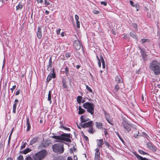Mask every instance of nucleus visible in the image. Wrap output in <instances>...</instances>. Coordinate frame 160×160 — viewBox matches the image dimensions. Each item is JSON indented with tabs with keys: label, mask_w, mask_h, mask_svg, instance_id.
<instances>
[{
	"label": "nucleus",
	"mask_w": 160,
	"mask_h": 160,
	"mask_svg": "<svg viewBox=\"0 0 160 160\" xmlns=\"http://www.w3.org/2000/svg\"><path fill=\"white\" fill-rule=\"evenodd\" d=\"M160 64L159 62L156 60H153L150 64L149 69L153 71L155 75L160 74Z\"/></svg>",
	"instance_id": "f257e3e1"
},
{
	"label": "nucleus",
	"mask_w": 160,
	"mask_h": 160,
	"mask_svg": "<svg viewBox=\"0 0 160 160\" xmlns=\"http://www.w3.org/2000/svg\"><path fill=\"white\" fill-rule=\"evenodd\" d=\"M71 134H70L63 133L60 136L54 135L52 137L56 140L55 142H62L63 141L70 142L71 140L70 139Z\"/></svg>",
	"instance_id": "f03ea898"
},
{
	"label": "nucleus",
	"mask_w": 160,
	"mask_h": 160,
	"mask_svg": "<svg viewBox=\"0 0 160 160\" xmlns=\"http://www.w3.org/2000/svg\"><path fill=\"white\" fill-rule=\"evenodd\" d=\"M47 152L45 150H42L35 153L32 157L33 160H42L45 158Z\"/></svg>",
	"instance_id": "7ed1b4c3"
},
{
	"label": "nucleus",
	"mask_w": 160,
	"mask_h": 160,
	"mask_svg": "<svg viewBox=\"0 0 160 160\" xmlns=\"http://www.w3.org/2000/svg\"><path fill=\"white\" fill-rule=\"evenodd\" d=\"M53 151L55 153H62L64 151L63 144L62 143H58L52 146Z\"/></svg>",
	"instance_id": "20e7f679"
},
{
	"label": "nucleus",
	"mask_w": 160,
	"mask_h": 160,
	"mask_svg": "<svg viewBox=\"0 0 160 160\" xmlns=\"http://www.w3.org/2000/svg\"><path fill=\"white\" fill-rule=\"evenodd\" d=\"M83 107L84 108L87 109V112L90 113L91 115L94 114V105L93 104L87 102L83 104Z\"/></svg>",
	"instance_id": "39448f33"
},
{
	"label": "nucleus",
	"mask_w": 160,
	"mask_h": 160,
	"mask_svg": "<svg viewBox=\"0 0 160 160\" xmlns=\"http://www.w3.org/2000/svg\"><path fill=\"white\" fill-rule=\"evenodd\" d=\"M122 125L127 132H129L131 130L132 127L131 125L128 124L125 121H123L122 122Z\"/></svg>",
	"instance_id": "423d86ee"
},
{
	"label": "nucleus",
	"mask_w": 160,
	"mask_h": 160,
	"mask_svg": "<svg viewBox=\"0 0 160 160\" xmlns=\"http://www.w3.org/2000/svg\"><path fill=\"white\" fill-rule=\"evenodd\" d=\"M82 44L79 40H74L73 42V46L74 49L79 50L81 48Z\"/></svg>",
	"instance_id": "0eeeda50"
},
{
	"label": "nucleus",
	"mask_w": 160,
	"mask_h": 160,
	"mask_svg": "<svg viewBox=\"0 0 160 160\" xmlns=\"http://www.w3.org/2000/svg\"><path fill=\"white\" fill-rule=\"evenodd\" d=\"M147 146L148 149L152 151L156 152L157 150L156 147L150 142L147 143Z\"/></svg>",
	"instance_id": "6e6552de"
},
{
	"label": "nucleus",
	"mask_w": 160,
	"mask_h": 160,
	"mask_svg": "<svg viewBox=\"0 0 160 160\" xmlns=\"http://www.w3.org/2000/svg\"><path fill=\"white\" fill-rule=\"evenodd\" d=\"M93 122L92 121H90L87 122H86L82 124H81V126L82 128H91L92 127Z\"/></svg>",
	"instance_id": "1a4fd4ad"
},
{
	"label": "nucleus",
	"mask_w": 160,
	"mask_h": 160,
	"mask_svg": "<svg viewBox=\"0 0 160 160\" xmlns=\"http://www.w3.org/2000/svg\"><path fill=\"white\" fill-rule=\"evenodd\" d=\"M95 151V156L94 157L95 160H99L100 158V152H99V148H97Z\"/></svg>",
	"instance_id": "9d476101"
},
{
	"label": "nucleus",
	"mask_w": 160,
	"mask_h": 160,
	"mask_svg": "<svg viewBox=\"0 0 160 160\" xmlns=\"http://www.w3.org/2000/svg\"><path fill=\"white\" fill-rule=\"evenodd\" d=\"M42 26H39L38 28V30L37 32V35L38 38L40 39L42 37Z\"/></svg>",
	"instance_id": "9b49d317"
},
{
	"label": "nucleus",
	"mask_w": 160,
	"mask_h": 160,
	"mask_svg": "<svg viewBox=\"0 0 160 160\" xmlns=\"http://www.w3.org/2000/svg\"><path fill=\"white\" fill-rule=\"evenodd\" d=\"M53 72L50 73L48 76L47 78V82H48L52 79V78H55L56 75L55 73L53 72Z\"/></svg>",
	"instance_id": "f8f14e48"
},
{
	"label": "nucleus",
	"mask_w": 160,
	"mask_h": 160,
	"mask_svg": "<svg viewBox=\"0 0 160 160\" xmlns=\"http://www.w3.org/2000/svg\"><path fill=\"white\" fill-rule=\"evenodd\" d=\"M52 58L51 57L49 59L48 64L47 66V70L48 71H50L52 70Z\"/></svg>",
	"instance_id": "ddd939ff"
},
{
	"label": "nucleus",
	"mask_w": 160,
	"mask_h": 160,
	"mask_svg": "<svg viewBox=\"0 0 160 160\" xmlns=\"http://www.w3.org/2000/svg\"><path fill=\"white\" fill-rule=\"evenodd\" d=\"M62 87L66 89L67 91L68 90V86L67 85V81L66 79L64 78H62Z\"/></svg>",
	"instance_id": "4468645a"
},
{
	"label": "nucleus",
	"mask_w": 160,
	"mask_h": 160,
	"mask_svg": "<svg viewBox=\"0 0 160 160\" xmlns=\"http://www.w3.org/2000/svg\"><path fill=\"white\" fill-rule=\"evenodd\" d=\"M18 102V99H16L15 100L14 102L13 107V112L14 113H16V107Z\"/></svg>",
	"instance_id": "2eb2a0df"
},
{
	"label": "nucleus",
	"mask_w": 160,
	"mask_h": 160,
	"mask_svg": "<svg viewBox=\"0 0 160 160\" xmlns=\"http://www.w3.org/2000/svg\"><path fill=\"white\" fill-rule=\"evenodd\" d=\"M97 146L100 148H102V145L103 144V141L102 139H98L97 140Z\"/></svg>",
	"instance_id": "dca6fc26"
},
{
	"label": "nucleus",
	"mask_w": 160,
	"mask_h": 160,
	"mask_svg": "<svg viewBox=\"0 0 160 160\" xmlns=\"http://www.w3.org/2000/svg\"><path fill=\"white\" fill-rule=\"evenodd\" d=\"M80 119L81 122L82 123L85 122L89 120V118H86V117L84 115H82L81 116Z\"/></svg>",
	"instance_id": "f3484780"
},
{
	"label": "nucleus",
	"mask_w": 160,
	"mask_h": 160,
	"mask_svg": "<svg viewBox=\"0 0 160 160\" xmlns=\"http://www.w3.org/2000/svg\"><path fill=\"white\" fill-rule=\"evenodd\" d=\"M130 4L132 7H135L136 8V10H138V9L139 8V5L138 3H136L135 4L134 3V2L132 1H130Z\"/></svg>",
	"instance_id": "a211bd4d"
},
{
	"label": "nucleus",
	"mask_w": 160,
	"mask_h": 160,
	"mask_svg": "<svg viewBox=\"0 0 160 160\" xmlns=\"http://www.w3.org/2000/svg\"><path fill=\"white\" fill-rule=\"evenodd\" d=\"M26 126H27V131L29 132L30 131L31 129V125L29 121V119L28 118L27 119L26 121Z\"/></svg>",
	"instance_id": "6ab92c4d"
},
{
	"label": "nucleus",
	"mask_w": 160,
	"mask_h": 160,
	"mask_svg": "<svg viewBox=\"0 0 160 160\" xmlns=\"http://www.w3.org/2000/svg\"><path fill=\"white\" fill-rule=\"evenodd\" d=\"M38 139V138L37 137L33 138L30 142V145H32L37 142Z\"/></svg>",
	"instance_id": "aec40b11"
},
{
	"label": "nucleus",
	"mask_w": 160,
	"mask_h": 160,
	"mask_svg": "<svg viewBox=\"0 0 160 160\" xmlns=\"http://www.w3.org/2000/svg\"><path fill=\"white\" fill-rule=\"evenodd\" d=\"M121 77L120 75H118L115 78L116 81L118 83H122V80H121Z\"/></svg>",
	"instance_id": "412c9836"
},
{
	"label": "nucleus",
	"mask_w": 160,
	"mask_h": 160,
	"mask_svg": "<svg viewBox=\"0 0 160 160\" xmlns=\"http://www.w3.org/2000/svg\"><path fill=\"white\" fill-rule=\"evenodd\" d=\"M32 150L31 149L27 148H26L25 149L22 151L21 152V153L24 154H26L28 152H30Z\"/></svg>",
	"instance_id": "4be33fe9"
},
{
	"label": "nucleus",
	"mask_w": 160,
	"mask_h": 160,
	"mask_svg": "<svg viewBox=\"0 0 160 160\" xmlns=\"http://www.w3.org/2000/svg\"><path fill=\"white\" fill-rule=\"evenodd\" d=\"M79 111L78 114H81L84 113L85 112V110L81 108V106H79L78 107Z\"/></svg>",
	"instance_id": "5701e85b"
},
{
	"label": "nucleus",
	"mask_w": 160,
	"mask_h": 160,
	"mask_svg": "<svg viewBox=\"0 0 160 160\" xmlns=\"http://www.w3.org/2000/svg\"><path fill=\"white\" fill-rule=\"evenodd\" d=\"M95 124L96 127L98 128H101L102 127V124L101 122H96Z\"/></svg>",
	"instance_id": "b1692460"
},
{
	"label": "nucleus",
	"mask_w": 160,
	"mask_h": 160,
	"mask_svg": "<svg viewBox=\"0 0 160 160\" xmlns=\"http://www.w3.org/2000/svg\"><path fill=\"white\" fill-rule=\"evenodd\" d=\"M100 59L102 63V68H105V65L103 57L102 55H100Z\"/></svg>",
	"instance_id": "393cba45"
},
{
	"label": "nucleus",
	"mask_w": 160,
	"mask_h": 160,
	"mask_svg": "<svg viewBox=\"0 0 160 160\" xmlns=\"http://www.w3.org/2000/svg\"><path fill=\"white\" fill-rule=\"evenodd\" d=\"M48 100L50 102V104L52 103L51 91L50 90L49 91L48 93Z\"/></svg>",
	"instance_id": "a878e982"
},
{
	"label": "nucleus",
	"mask_w": 160,
	"mask_h": 160,
	"mask_svg": "<svg viewBox=\"0 0 160 160\" xmlns=\"http://www.w3.org/2000/svg\"><path fill=\"white\" fill-rule=\"evenodd\" d=\"M88 132L91 134H93L95 132V130L92 128V127L89 128V129L88 130Z\"/></svg>",
	"instance_id": "bb28decb"
},
{
	"label": "nucleus",
	"mask_w": 160,
	"mask_h": 160,
	"mask_svg": "<svg viewBox=\"0 0 160 160\" xmlns=\"http://www.w3.org/2000/svg\"><path fill=\"white\" fill-rule=\"evenodd\" d=\"M130 36L134 38H137V36L135 33L133 32H131L130 33Z\"/></svg>",
	"instance_id": "cd10ccee"
},
{
	"label": "nucleus",
	"mask_w": 160,
	"mask_h": 160,
	"mask_svg": "<svg viewBox=\"0 0 160 160\" xmlns=\"http://www.w3.org/2000/svg\"><path fill=\"white\" fill-rule=\"evenodd\" d=\"M82 99V96H78L77 98V101L78 103L80 104L81 103V101Z\"/></svg>",
	"instance_id": "c85d7f7f"
},
{
	"label": "nucleus",
	"mask_w": 160,
	"mask_h": 160,
	"mask_svg": "<svg viewBox=\"0 0 160 160\" xmlns=\"http://www.w3.org/2000/svg\"><path fill=\"white\" fill-rule=\"evenodd\" d=\"M136 133H135L134 134L133 136L135 138H137L138 136H140V135H139V132L138 130H136Z\"/></svg>",
	"instance_id": "c756f323"
},
{
	"label": "nucleus",
	"mask_w": 160,
	"mask_h": 160,
	"mask_svg": "<svg viewBox=\"0 0 160 160\" xmlns=\"http://www.w3.org/2000/svg\"><path fill=\"white\" fill-rule=\"evenodd\" d=\"M17 9H21L22 8V3H19L18 5L16 6Z\"/></svg>",
	"instance_id": "7c9ffc66"
},
{
	"label": "nucleus",
	"mask_w": 160,
	"mask_h": 160,
	"mask_svg": "<svg viewBox=\"0 0 160 160\" xmlns=\"http://www.w3.org/2000/svg\"><path fill=\"white\" fill-rule=\"evenodd\" d=\"M138 152L139 153L141 154H147V153L145 152H144L142 150H138Z\"/></svg>",
	"instance_id": "2f4dec72"
},
{
	"label": "nucleus",
	"mask_w": 160,
	"mask_h": 160,
	"mask_svg": "<svg viewBox=\"0 0 160 160\" xmlns=\"http://www.w3.org/2000/svg\"><path fill=\"white\" fill-rule=\"evenodd\" d=\"M141 41L142 43H143L146 42H149V40L147 39H141Z\"/></svg>",
	"instance_id": "473e14b6"
},
{
	"label": "nucleus",
	"mask_w": 160,
	"mask_h": 160,
	"mask_svg": "<svg viewBox=\"0 0 160 160\" xmlns=\"http://www.w3.org/2000/svg\"><path fill=\"white\" fill-rule=\"evenodd\" d=\"M119 89V87L118 84H116L115 86L114 90L116 92H117Z\"/></svg>",
	"instance_id": "72a5a7b5"
},
{
	"label": "nucleus",
	"mask_w": 160,
	"mask_h": 160,
	"mask_svg": "<svg viewBox=\"0 0 160 160\" xmlns=\"http://www.w3.org/2000/svg\"><path fill=\"white\" fill-rule=\"evenodd\" d=\"M132 25L133 26V28H134L135 30H137L138 26L137 24L132 23Z\"/></svg>",
	"instance_id": "f704fd0d"
},
{
	"label": "nucleus",
	"mask_w": 160,
	"mask_h": 160,
	"mask_svg": "<svg viewBox=\"0 0 160 160\" xmlns=\"http://www.w3.org/2000/svg\"><path fill=\"white\" fill-rule=\"evenodd\" d=\"M23 157L22 155H20L17 157V160H23Z\"/></svg>",
	"instance_id": "c9c22d12"
},
{
	"label": "nucleus",
	"mask_w": 160,
	"mask_h": 160,
	"mask_svg": "<svg viewBox=\"0 0 160 160\" xmlns=\"http://www.w3.org/2000/svg\"><path fill=\"white\" fill-rule=\"evenodd\" d=\"M86 86L87 89L90 92L92 93V90L91 88L87 85H86Z\"/></svg>",
	"instance_id": "e433bc0d"
},
{
	"label": "nucleus",
	"mask_w": 160,
	"mask_h": 160,
	"mask_svg": "<svg viewBox=\"0 0 160 160\" xmlns=\"http://www.w3.org/2000/svg\"><path fill=\"white\" fill-rule=\"evenodd\" d=\"M65 74L68 76V74L69 70L67 67H65Z\"/></svg>",
	"instance_id": "4c0bfd02"
},
{
	"label": "nucleus",
	"mask_w": 160,
	"mask_h": 160,
	"mask_svg": "<svg viewBox=\"0 0 160 160\" xmlns=\"http://www.w3.org/2000/svg\"><path fill=\"white\" fill-rule=\"evenodd\" d=\"M141 54L143 60H145V57L146 56V54L144 53L143 52H142V53H141Z\"/></svg>",
	"instance_id": "58836bf2"
},
{
	"label": "nucleus",
	"mask_w": 160,
	"mask_h": 160,
	"mask_svg": "<svg viewBox=\"0 0 160 160\" xmlns=\"http://www.w3.org/2000/svg\"><path fill=\"white\" fill-rule=\"evenodd\" d=\"M105 116L106 119H108L110 118V116L109 114L105 113Z\"/></svg>",
	"instance_id": "ea45409f"
},
{
	"label": "nucleus",
	"mask_w": 160,
	"mask_h": 160,
	"mask_svg": "<svg viewBox=\"0 0 160 160\" xmlns=\"http://www.w3.org/2000/svg\"><path fill=\"white\" fill-rule=\"evenodd\" d=\"M26 142L24 143H22V145L21 147V149H22L24 148H25L26 147Z\"/></svg>",
	"instance_id": "a19ab883"
},
{
	"label": "nucleus",
	"mask_w": 160,
	"mask_h": 160,
	"mask_svg": "<svg viewBox=\"0 0 160 160\" xmlns=\"http://www.w3.org/2000/svg\"><path fill=\"white\" fill-rule=\"evenodd\" d=\"M76 23L77 24V27L78 28H80V22L79 20L76 21Z\"/></svg>",
	"instance_id": "79ce46f5"
},
{
	"label": "nucleus",
	"mask_w": 160,
	"mask_h": 160,
	"mask_svg": "<svg viewBox=\"0 0 160 160\" xmlns=\"http://www.w3.org/2000/svg\"><path fill=\"white\" fill-rule=\"evenodd\" d=\"M116 134L118 136V138H119V139L122 141V142H123V140L122 139V138L121 137V136H120V135H119V133H118V132H115Z\"/></svg>",
	"instance_id": "37998d69"
},
{
	"label": "nucleus",
	"mask_w": 160,
	"mask_h": 160,
	"mask_svg": "<svg viewBox=\"0 0 160 160\" xmlns=\"http://www.w3.org/2000/svg\"><path fill=\"white\" fill-rule=\"evenodd\" d=\"M45 0V2L44 3L46 5H48L50 4V2L48 0Z\"/></svg>",
	"instance_id": "c03bdc74"
},
{
	"label": "nucleus",
	"mask_w": 160,
	"mask_h": 160,
	"mask_svg": "<svg viewBox=\"0 0 160 160\" xmlns=\"http://www.w3.org/2000/svg\"><path fill=\"white\" fill-rule=\"evenodd\" d=\"M60 128H64V127L63 126V122L62 121H60Z\"/></svg>",
	"instance_id": "a18cd8bd"
},
{
	"label": "nucleus",
	"mask_w": 160,
	"mask_h": 160,
	"mask_svg": "<svg viewBox=\"0 0 160 160\" xmlns=\"http://www.w3.org/2000/svg\"><path fill=\"white\" fill-rule=\"evenodd\" d=\"M25 160H33V159L32 160V159L31 157L29 156L27 157Z\"/></svg>",
	"instance_id": "49530a36"
},
{
	"label": "nucleus",
	"mask_w": 160,
	"mask_h": 160,
	"mask_svg": "<svg viewBox=\"0 0 160 160\" xmlns=\"http://www.w3.org/2000/svg\"><path fill=\"white\" fill-rule=\"evenodd\" d=\"M101 3L102 5H103L104 6H106L107 4V2L105 1H102L101 2Z\"/></svg>",
	"instance_id": "de8ad7c7"
},
{
	"label": "nucleus",
	"mask_w": 160,
	"mask_h": 160,
	"mask_svg": "<svg viewBox=\"0 0 160 160\" xmlns=\"http://www.w3.org/2000/svg\"><path fill=\"white\" fill-rule=\"evenodd\" d=\"M92 12L95 14H98L99 13V11H92Z\"/></svg>",
	"instance_id": "09e8293b"
},
{
	"label": "nucleus",
	"mask_w": 160,
	"mask_h": 160,
	"mask_svg": "<svg viewBox=\"0 0 160 160\" xmlns=\"http://www.w3.org/2000/svg\"><path fill=\"white\" fill-rule=\"evenodd\" d=\"M16 85H14V86H13L12 87V88H11L10 89L12 91V92H13V90H14L16 88Z\"/></svg>",
	"instance_id": "8fccbe9b"
},
{
	"label": "nucleus",
	"mask_w": 160,
	"mask_h": 160,
	"mask_svg": "<svg viewBox=\"0 0 160 160\" xmlns=\"http://www.w3.org/2000/svg\"><path fill=\"white\" fill-rule=\"evenodd\" d=\"M65 56L66 57H70V55L69 53H65Z\"/></svg>",
	"instance_id": "3c124183"
},
{
	"label": "nucleus",
	"mask_w": 160,
	"mask_h": 160,
	"mask_svg": "<svg viewBox=\"0 0 160 160\" xmlns=\"http://www.w3.org/2000/svg\"><path fill=\"white\" fill-rule=\"evenodd\" d=\"M37 2L38 3L42 4L43 3V0H38Z\"/></svg>",
	"instance_id": "603ef678"
},
{
	"label": "nucleus",
	"mask_w": 160,
	"mask_h": 160,
	"mask_svg": "<svg viewBox=\"0 0 160 160\" xmlns=\"http://www.w3.org/2000/svg\"><path fill=\"white\" fill-rule=\"evenodd\" d=\"M20 90L19 89L16 92V93H15V95H18L19 93H20Z\"/></svg>",
	"instance_id": "864d4df0"
},
{
	"label": "nucleus",
	"mask_w": 160,
	"mask_h": 160,
	"mask_svg": "<svg viewBox=\"0 0 160 160\" xmlns=\"http://www.w3.org/2000/svg\"><path fill=\"white\" fill-rule=\"evenodd\" d=\"M75 19L76 21L78 20H79V17L77 15H75Z\"/></svg>",
	"instance_id": "5fc2aeb1"
},
{
	"label": "nucleus",
	"mask_w": 160,
	"mask_h": 160,
	"mask_svg": "<svg viewBox=\"0 0 160 160\" xmlns=\"http://www.w3.org/2000/svg\"><path fill=\"white\" fill-rule=\"evenodd\" d=\"M105 144L106 145L108 148L109 147V145L108 142L106 141H105Z\"/></svg>",
	"instance_id": "6e6d98bb"
},
{
	"label": "nucleus",
	"mask_w": 160,
	"mask_h": 160,
	"mask_svg": "<svg viewBox=\"0 0 160 160\" xmlns=\"http://www.w3.org/2000/svg\"><path fill=\"white\" fill-rule=\"evenodd\" d=\"M104 134L106 136L107 134H108V132L107 131V130L106 128H104Z\"/></svg>",
	"instance_id": "4d7b16f0"
},
{
	"label": "nucleus",
	"mask_w": 160,
	"mask_h": 160,
	"mask_svg": "<svg viewBox=\"0 0 160 160\" xmlns=\"http://www.w3.org/2000/svg\"><path fill=\"white\" fill-rule=\"evenodd\" d=\"M61 30L60 29H59L57 30V34L59 35L60 34Z\"/></svg>",
	"instance_id": "13d9d810"
},
{
	"label": "nucleus",
	"mask_w": 160,
	"mask_h": 160,
	"mask_svg": "<svg viewBox=\"0 0 160 160\" xmlns=\"http://www.w3.org/2000/svg\"><path fill=\"white\" fill-rule=\"evenodd\" d=\"M5 64V59L4 58L3 61V65L2 66V68H3Z\"/></svg>",
	"instance_id": "bf43d9fd"
},
{
	"label": "nucleus",
	"mask_w": 160,
	"mask_h": 160,
	"mask_svg": "<svg viewBox=\"0 0 160 160\" xmlns=\"http://www.w3.org/2000/svg\"><path fill=\"white\" fill-rule=\"evenodd\" d=\"M62 128L64 129L68 130V131H69L70 130V128H67V127H64V128Z\"/></svg>",
	"instance_id": "052dcab7"
},
{
	"label": "nucleus",
	"mask_w": 160,
	"mask_h": 160,
	"mask_svg": "<svg viewBox=\"0 0 160 160\" xmlns=\"http://www.w3.org/2000/svg\"><path fill=\"white\" fill-rule=\"evenodd\" d=\"M107 121L109 123L111 124H112V123H111V121L110 120V119H107Z\"/></svg>",
	"instance_id": "680f3d73"
},
{
	"label": "nucleus",
	"mask_w": 160,
	"mask_h": 160,
	"mask_svg": "<svg viewBox=\"0 0 160 160\" xmlns=\"http://www.w3.org/2000/svg\"><path fill=\"white\" fill-rule=\"evenodd\" d=\"M98 66L100 68L101 67V62H100V61H98Z\"/></svg>",
	"instance_id": "e2e57ef3"
},
{
	"label": "nucleus",
	"mask_w": 160,
	"mask_h": 160,
	"mask_svg": "<svg viewBox=\"0 0 160 160\" xmlns=\"http://www.w3.org/2000/svg\"><path fill=\"white\" fill-rule=\"evenodd\" d=\"M84 138L85 139V140L86 141H87L88 139V137L87 136H85L84 135Z\"/></svg>",
	"instance_id": "0e129e2a"
},
{
	"label": "nucleus",
	"mask_w": 160,
	"mask_h": 160,
	"mask_svg": "<svg viewBox=\"0 0 160 160\" xmlns=\"http://www.w3.org/2000/svg\"><path fill=\"white\" fill-rule=\"evenodd\" d=\"M67 160H72V158L71 157H68L67 158Z\"/></svg>",
	"instance_id": "69168bd1"
},
{
	"label": "nucleus",
	"mask_w": 160,
	"mask_h": 160,
	"mask_svg": "<svg viewBox=\"0 0 160 160\" xmlns=\"http://www.w3.org/2000/svg\"><path fill=\"white\" fill-rule=\"evenodd\" d=\"M128 38V35L127 34H124L123 36V38L124 39H126Z\"/></svg>",
	"instance_id": "338daca9"
},
{
	"label": "nucleus",
	"mask_w": 160,
	"mask_h": 160,
	"mask_svg": "<svg viewBox=\"0 0 160 160\" xmlns=\"http://www.w3.org/2000/svg\"><path fill=\"white\" fill-rule=\"evenodd\" d=\"M6 160H12V159L10 157H8Z\"/></svg>",
	"instance_id": "774afa93"
}]
</instances>
